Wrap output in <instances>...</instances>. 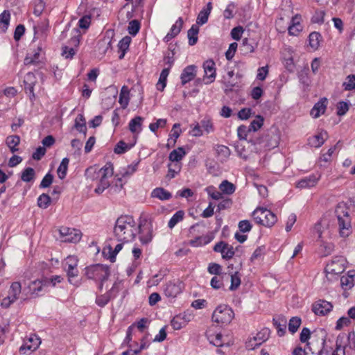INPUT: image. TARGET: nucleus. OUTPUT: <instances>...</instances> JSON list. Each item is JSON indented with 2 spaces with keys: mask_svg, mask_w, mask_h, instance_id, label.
I'll return each mask as SVG.
<instances>
[{
  "mask_svg": "<svg viewBox=\"0 0 355 355\" xmlns=\"http://www.w3.org/2000/svg\"><path fill=\"white\" fill-rule=\"evenodd\" d=\"M137 234L136 222L130 216H121L115 223L114 234L119 241H132Z\"/></svg>",
  "mask_w": 355,
  "mask_h": 355,
  "instance_id": "f257e3e1",
  "label": "nucleus"
},
{
  "mask_svg": "<svg viewBox=\"0 0 355 355\" xmlns=\"http://www.w3.org/2000/svg\"><path fill=\"white\" fill-rule=\"evenodd\" d=\"M114 173L113 164L111 162H107L106 164L98 169L97 171L93 172L92 176L90 177L92 180L99 178L96 188L94 192L97 194H101L110 185L109 178H112Z\"/></svg>",
  "mask_w": 355,
  "mask_h": 355,
  "instance_id": "f03ea898",
  "label": "nucleus"
},
{
  "mask_svg": "<svg viewBox=\"0 0 355 355\" xmlns=\"http://www.w3.org/2000/svg\"><path fill=\"white\" fill-rule=\"evenodd\" d=\"M346 208L337 207L336 213L338 222L340 235L343 237H347L352 233L351 219Z\"/></svg>",
  "mask_w": 355,
  "mask_h": 355,
  "instance_id": "7ed1b4c3",
  "label": "nucleus"
},
{
  "mask_svg": "<svg viewBox=\"0 0 355 355\" xmlns=\"http://www.w3.org/2000/svg\"><path fill=\"white\" fill-rule=\"evenodd\" d=\"M85 276L95 281H107L110 275L108 266L103 264H96L85 268Z\"/></svg>",
  "mask_w": 355,
  "mask_h": 355,
  "instance_id": "20e7f679",
  "label": "nucleus"
},
{
  "mask_svg": "<svg viewBox=\"0 0 355 355\" xmlns=\"http://www.w3.org/2000/svg\"><path fill=\"white\" fill-rule=\"evenodd\" d=\"M232 309L227 305L218 306L212 314V320L222 324H229L234 318Z\"/></svg>",
  "mask_w": 355,
  "mask_h": 355,
  "instance_id": "39448f33",
  "label": "nucleus"
},
{
  "mask_svg": "<svg viewBox=\"0 0 355 355\" xmlns=\"http://www.w3.org/2000/svg\"><path fill=\"white\" fill-rule=\"evenodd\" d=\"M137 227L139 240L144 245L148 244L153 239V226L150 220L146 218L140 220Z\"/></svg>",
  "mask_w": 355,
  "mask_h": 355,
  "instance_id": "423d86ee",
  "label": "nucleus"
},
{
  "mask_svg": "<svg viewBox=\"0 0 355 355\" xmlns=\"http://www.w3.org/2000/svg\"><path fill=\"white\" fill-rule=\"evenodd\" d=\"M60 239L62 242L78 243L82 237V233L80 230L69 228L67 227H62L59 230Z\"/></svg>",
  "mask_w": 355,
  "mask_h": 355,
  "instance_id": "0eeeda50",
  "label": "nucleus"
},
{
  "mask_svg": "<svg viewBox=\"0 0 355 355\" xmlns=\"http://www.w3.org/2000/svg\"><path fill=\"white\" fill-rule=\"evenodd\" d=\"M78 259L74 255L68 256L63 263L70 283H72L73 278L77 277L78 275Z\"/></svg>",
  "mask_w": 355,
  "mask_h": 355,
  "instance_id": "6e6552de",
  "label": "nucleus"
},
{
  "mask_svg": "<svg viewBox=\"0 0 355 355\" xmlns=\"http://www.w3.org/2000/svg\"><path fill=\"white\" fill-rule=\"evenodd\" d=\"M345 259L342 256L333 257L332 260L325 268L327 273L338 275L345 270Z\"/></svg>",
  "mask_w": 355,
  "mask_h": 355,
  "instance_id": "1a4fd4ad",
  "label": "nucleus"
},
{
  "mask_svg": "<svg viewBox=\"0 0 355 355\" xmlns=\"http://www.w3.org/2000/svg\"><path fill=\"white\" fill-rule=\"evenodd\" d=\"M182 282L180 279H174L166 284L164 291L166 297L174 298L182 292Z\"/></svg>",
  "mask_w": 355,
  "mask_h": 355,
  "instance_id": "9d476101",
  "label": "nucleus"
},
{
  "mask_svg": "<svg viewBox=\"0 0 355 355\" xmlns=\"http://www.w3.org/2000/svg\"><path fill=\"white\" fill-rule=\"evenodd\" d=\"M333 305L331 302L324 300H319L314 302L312 305L313 312L320 316H324L332 311Z\"/></svg>",
  "mask_w": 355,
  "mask_h": 355,
  "instance_id": "9b49d317",
  "label": "nucleus"
},
{
  "mask_svg": "<svg viewBox=\"0 0 355 355\" xmlns=\"http://www.w3.org/2000/svg\"><path fill=\"white\" fill-rule=\"evenodd\" d=\"M37 83V78L32 72L26 74L24 78V90L29 95L30 100L33 101L35 99L34 87Z\"/></svg>",
  "mask_w": 355,
  "mask_h": 355,
  "instance_id": "f8f14e48",
  "label": "nucleus"
},
{
  "mask_svg": "<svg viewBox=\"0 0 355 355\" xmlns=\"http://www.w3.org/2000/svg\"><path fill=\"white\" fill-rule=\"evenodd\" d=\"M215 65L213 60H208L203 63L205 78L209 80L207 84L211 83L215 80L216 75Z\"/></svg>",
  "mask_w": 355,
  "mask_h": 355,
  "instance_id": "ddd939ff",
  "label": "nucleus"
},
{
  "mask_svg": "<svg viewBox=\"0 0 355 355\" xmlns=\"http://www.w3.org/2000/svg\"><path fill=\"white\" fill-rule=\"evenodd\" d=\"M196 68V66L191 64L186 67L183 69L180 75V79L182 85H184L195 78L197 73Z\"/></svg>",
  "mask_w": 355,
  "mask_h": 355,
  "instance_id": "4468645a",
  "label": "nucleus"
},
{
  "mask_svg": "<svg viewBox=\"0 0 355 355\" xmlns=\"http://www.w3.org/2000/svg\"><path fill=\"white\" fill-rule=\"evenodd\" d=\"M273 325L277 331L279 336H283L286 333L287 320L285 316L279 315L273 318Z\"/></svg>",
  "mask_w": 355,
  "mask_h": 355,
  "instance_id": "2eb2a0df",
  "label": "nucleus"
},
{
  "mask_svg": "<svg viewBox=\"0 0 355 355\" xmlns=\"http://www.w3.org/2000/svg\"><path fill=\"white\" fill-rule=\"evenodd\" d=\"M42 51L41 47H37V49H34L32 52L28 53L26 58H24L25 65H37L40 62V52Z\"/></svg>",
  "mask_w": 355,
  "mask_h": 355,
  "instance_id": "dca6fc26",
  "label": "nucleus"
},
{
  "mask_svg": "<svg viewBox=\"0 0 355 355\" xmlns=\"http://www.w3.org/2000/svg\"><path fill=\"white\" fill-rule=\"evenodd\" d=\"M320 176L313 174L299 180L296 184L297 188L306 189L314 187L318 182Z\"/></svg>",
  "mask_w": 355,
  "mask_h": 355,
  "instance_id": "f3484780",
  "label": "nucleus"
},
{
  "mask_svg": "<svg viewBox=\"0 0 355 355\" xmlns=\"http://www.w3.org/2000/svg\"><path fill=\"white\" fill-rule=\"evenodd\" d=\"M327 105V99L326 98H321L316 103L311 110V115L313 118H318L320 114L324 113Z\"/></svg>",
  "mask_w": 355,
  "mask_h": 355,
  "instance_id": "a211bd4d",
  "label": "nucleus"
},
{
  "mask_svg": "<svg viewBox=\"0 0 355 355\" xmlns=\"http://www.w3.org/2000/svg\"><path fill=\"white\" fill-rule=\"evenodd\" d=\"M49 284V282L48 279L43 280H35L32 282L29 286V290L31 292V294L38 295L39 293L42 291L43 288L47 286Z\"/></svg>",
  "mask_w": 355,
  "mask_h": 355,
  "instance_id": "6ab92c4d",
  "label": "nucleus"
},
{
  "mask_svg": "<svg viewBox=\"0 0 355 355\" xmlns=\"http://www.w3.org/2000/svg\"><path fill=\"white\" fill-rule=\"evenodd\" d=\"M355 283V271H349L347 275H343L340 278V284L343 288L349 289L354 286Z\"/></svg>",
  "mask_w": 355,
  "mask_h": 355,
  "instance_id": "aec40b11",
  "label": "nucleus"
},
{
  "mask_svg": "<svg viewBox=\"0 0 355 355\" xmlns=\"http://www.w3.org/2000/svg\"><path fill=\"white\" fill-rule=\"evenodd\" d=\"M212 9L211 2H208L206 7L203 8L199 12L196 22L199 25H203L207 22L209 16Z\"/></svg>",
  "mask_w": 355,
  "mask_h": 355,
  "instance_id": "412c9836",
  "label": "nucleus"
},
{
  "mask_svg": "<svg viewBox=\"0 0 355 355\" xmlns=\"http://www.w3.org/2000/svg\"><path fill=\"white\" fill-rule=\"evenodd\" d=\"M327 133L326 131L321 132L318 135H315L308 139L309 144L311 147L319 148L320 147L325 141L324 136H327Z\"/></svg>",
  "mask_w": 355,
  "mask_h": 355,
  "instance_id": "4be33fe9",
  "label": "nucleus"
},
{
  "mask_svg": "<svg viewBox=\"0 0 355 355\" xmlns=\"http://www.w3.org/2000/svg\"><path fill=\"white\" fill-rule=\"evenodd\" d=\"M129 101L130 90L127 86L123 85L120 91L119 103L123 109H125L129 104Z\"/></svg>",
  "mask_w": 355,
  "mask_h": 355,
  "instance_id": "5701e85b",
  "label": "nucleus"
},
{
  "mask_svg": "<svg viewBox=\"0 0 355 355\" xmlns=\"http://www.w3.org/2000/svg\"><path fill=\"white\" fill-rule=\"evenodd\" d=\"M187 316L186 315H178L175 316L171 322L173 328L175 330H180L185 327L189 321V319H187Z\"/></svg>",
  "mask_w": 355,
  "mask_h": 355,
  "instance_id": "b1692460",
  "label": "nucleus"
},
{
  "mask_svg": "<svg viewBox=\"0 0 355 355\" xmlns=\"http://www.w3.org/2000/svg\"><path fill=\"white\" fill-rule=\"evenodd\" d=\"M151 197L158 198L160 200H167L172 197V195L165 189L162 187H157L153 190Z\"/></svg>",
  "mask_w": 355,
  "mask_h": 355,
  "instance_id": "393cba45",
  "label": "nucleus"
},
{
  "mask_svg": "<svg viewBox=\"0 0 355 355\" xmlns=\"http://www.w3.org/2000/svg\"><path fill=\"white\" fill-rule=\"evenodd\" d=\"M261 333H259L257 336H254L253 338H250L245 343V347L248 350H253L260 346L263 342H265V339L263 336H260Z\"/></svg>",
  "mask_w": 355,
  "mask_h": 355,
  "instance_id": "a878e982",
  "label": "nucleus"
},
{
  "mask_svg": "<svg viewBox=\"0 0 355 355\" xmlns=\"http://www.w3.org/2000/svg\"><path fill=\"white\" fill-rule=\"evenodd\" d=\"M74 128L76 129L79 132L83 133L84 135H86L87 133V126H86V121L85 119L82 114H79L76 119L74 123Z\"/></svg>",
  "mask_w": 355,
  "mask_h": 355,
  "instance_id": "bb28decb",
  "label": "nucleus"
},
{
  "mask_svg": "<svg viewBox=\"0 0 355 355\" xmlns=\"http://www.w3.org/2000/svg\"><path fill=\"white\" fill-rule=\"evenodd\" d=\"M214 239V236L211 234H207L204 236H198L195 239L191 240L190 243L192 246L198 247L209 243Z\"/></svg>",
  "mask_w": 355,
  "mask_h": 355,
  "instance_id": "cd10ccee",
  "label": "nucleus"
},
{
  "mask_svg": "<svg viewBox=\"0 0 355 355\" xmlns=\"http://www.w3.org/2000/svg\"><path fill=\"white\" fill-rule=\"evenodd\" d=\"M185 154L184 149L182 147H179L170 153L168 159L173 163H179V161L183 158Z\"/></svg>",
  "mask_w": 355,
  "mask_h": 355,
  "instance_id": "c85d7f7f",
  "label": "nucleus"
},
{
  "mask_svg": "<svg viewBox=\"0 0 355 355\" xmlns=\"http://www.w3.org/2000/svg\"><path fill=\"white\" fill-rule=\"evenodd\" d=\"M6 143L10 151L15 153L19 150L17 146L20 143V137L18 135H10L6 138Z\"/></svg>",
  "mask_w": 355,
  "mask_h": 355,
  "instance_id": "c756f323",
  "label": "nucleus"
},
{
  "mask_svg": "<svg viewBox=\"0 0 355 355\" xmlns=\"http://www.w3.org/2000/svg\"><path fill=\"white\" fill-rule=\"evenodd\" d=\"M112 40L109 36H105L103 39L98 42V50L101 53H106L109 49L111 48Z\"/></svg>",
  "mask_w": 355,
  "mask_h": 355,
  "instance_id": "7c9ffc66",
  "label": "nucleus"
},
{
  "mask_svg": "<svg viewBox=\"0 0 355 355\" xmlns=\"http://www.w3.org/2000/svg\"><path fill=\"white\" fill-rule=\"evenodd\" d=\"M266 207H259L252 212V217L257 223L263 225V220L266 218Z\"/></svg>",
  "mask_w": 355,
  "mask_h": 355,
  "instance_id": "2f4dec72",
  "label": "nucleus"
},
{
  "mask_svg": "<svg viewBox=\"0 0 355 355\" xmlns=\"http://www.w3.org/2000/svg\"><path fill=\"white\" fill-rule=\"evenodd\" d=\"M270 132L273 136L271 137L270 141H268V148H274L278 146L280 139L279 131L276 127L273 126L270 128Z\"/></svg>",
  "mask_w": 355,
  "mask_h": 355,
  "instance_id": "473e14b6",
  "label": "nucleus"
},
{
  "mask_svg": "<svg viewBox=\"0 0 355 355\" xmlns=\"http://www.w3.org/2000/svg\"><path fill=\"white\" fill-rule=\"evenodd\" d=\"M21 291V284L18 282H13L9 289L8 296L11 297L12 300H17Z\"/></svg>",
  "mask_w": 355,
  "mask_h": 355,
  "instance_id": "72a5a7b5",
  "label": "nucleus"
},
{
  "mask_svg": "<svg viewBox=\"0 0 355 355\" xmlns=\"http://www.w3.org/2000/svg\"><path fill=\"white\" fill-rule=\"evenodd\" d=\"M169 74V69H163L159 75V80L156 85L159 91H163L166 85L167 77Z\"/></svg>",
  "mask_w": 355,
  "mask_h": 355,
  "instance_id": "f704fd0d",
  "label": "nucleus"
},
{
  "mask_svg": "<svg viewBox=\"0 0 355 355\" xmlns=\"http://www.w3.org/2000/svg\"><path fill=\"white\" fill-rule=\"evenodd\" d=\"M199 32V28L197 25H193L191 28L187 32V36L189 38V44L193 46L198 42V34Z\"/></svg>",
  "mask_w": 355,
  "mask_h": 355,
  "instance_id": "c9c22d12",
  "label": "nucleus"
},
{
  "mask_svg": "<svg viewBox=\"0 0 355 355\" xmlns=\"http://www.w3.org/2000/svg\"><path fill=\"white\" fill-rule=\"evenodd\" d=\"M321 35L318 32H312L309 36V46L313 50L318 49L320 46V41L321 39Z\"/></svg>",
  "mask_w": 355,
  "mask_h": 355,
  "instance_id": "e433bc0d",
  "label": "nucleus"
},
{
  "mask_svg": "<svg viewBox=\"0 0 355 355\" xmlns=\"http://www.w3.org/2000/svg\"><path fill=\"white\" fill-rule=\"evenodd\" d=\"M144 121V118L141 116H137L130 120L129 123V130L132 132H136L138 129L141 130L142 122Z\"/></svg>",
  "mask_w": 355,
  "mask_h": 355,
  "instance_id": "4c0bfd02",
  "label": "nucleus"
},
{
  "mask_svg": "<svg viewBox=\"0 0 355 355\" xmlns=\"http://www.w3.org/2000/svg\"><path fill=\"white\" fill-rule=\"evenodd\" d=\"M69 163V159L67 157L63 158L57 170L58 175L61 180H63L66 177Z\"/></svg>",
  "mask_w": 355,
  "mask_h": 355,
  "instance_id": "58836bf2",
  "label": "nucleus"
},
{
  "mask_svg": "<svg viewBox=\"0 0 355 355\" xmlns=\"http://www.w3.org/2000/svg\"><path fill=\"white\" fill-rule=\"evenodd\" d=\"M133 146H134V144H126L123 141L121 140L116 144V146L114 148V152L116 154H119V155L123 154L127 150H130Z\"/></svg>",
  "mask_w": 355,
  "mask_h": 355,
  "instance_id": "ea45409f",
  "label": "nucleus"
},
{
  "mask_svg": "<svg viewBox=\"0 0 355 355\" xmlns=\"http://www.w3.org/2000/svg\"><path fill=\"white\" fill-rule=\"evenodd\" d=\"M139 162H133L127 167L122 168L120 172L121 177L126 178L132 175L137 170Z\"/></svg>",
  "mask_w": 355,
  "mask_h": 355,
  "instance_id": "a19ab883",
  "label": "nucleus"
},
{
  "mask_svg": "<svg viewBox=\"0 0 355 355\" xmlns=\"http://www.w3.org/2000/svg\"><path fill=\"white\" fill-rule=\"evenodd\" d=\"M114 298V296L107 291L106 293L103 295H101L96 297V303L100 307L105 306L110 300Z\"/></svg>",
  "mask_w": 355,
  "mask_h": 355,
  "instance_id": "79ce46f5",
  "label": "nucleus"
},
{
  "mask_svg": "<svg viewBox=\"0 0 355 355\" xmlns=\"http://www.w3.org/2000/svg\"><path fill=\"white\" fill-rule=\"evenodd\" d=\"M216 151L218 156L220 157L222 160L227 159L231 153L230 148L224 145H217L216 147Z\"/></svg>",
  "mask_w": 355,
  "mask_h": 355,
  "instance_id": "37998d69",
  "label": "nucleus"
},
{
  "mask_svg": "<svg viewBox=\"0 0 355 355\" xmlns=\"http://www.w3.org/2000/svg\"><path fill=\"white\" fill-rule=\"evenodd\" d=\"M184 212L182 210L175 212L168 221V226L169 228H173L178 223L183 220Z\"/></svg>",
  "mask_w": 355,
  "mask_h": 355,
  "instance_id": "c03bdc74",
  "label": "nucleus"
},
{
  "mask_svg": "<svg viewBox=\"0 0 355 355\" xmlns=\"http://www.w3.org/2000/svg\"><path fill=\"white\" fill-rule=\"evenodd\" d=\"M10 14L9 11L4 10L0 15V28L3 32H5L7 30L10 21Z\"/></svg>",
  "mask_w": 355,
  "mask_h": 355,
  "instance_id": "a18cd8bd",
  "label": "nucleus"
},
{
  "mask_svg": "<svg viewBox=\"0 0 355 355\" xmlns=\"http://www.w3.org/2000/svg\"><path fill=\"white\" fill-rule=\"evenodd\" d=\"M219 189L224 193L232 194L235 191L236 187L232 183L227 180H224L220 184Z\"/></svg>",
  "mask_w": 355,
  "mask_h": 355,
  "instance_id": "49530a36",
  "label": "nucleus"
},
{
  "mask_svg": "<svg viewBox=\"0 0 355 355\" xmlns=\"http://www.w3.org/2000/svg\"><path fill=\"white\" fill-rule=\"evenodd\" d=\"M35 175V170L31 167H28L21 173V179L24 182H28L34 179Z\"/></svg>",
  "mask_w": 355,
  "mask_h": 355,
  "instance_id": "de8ad7c7",
  "label": "nucleus"
},
{
  "mask_svg": "<svg viewBox=\"0 0 355 355\" xmlns=\"http://www.w3.org/2000/svg\"><path fill=\"white\" fill-rule=\"evenodd\" d=\"M263 123H264V119L263 116H260V115H257L256 116V119H254L251 123H250V125H249V129L250 130V132H256L259 129L261 128V127L263 125Z\"/></svg>",
  "mask_w": 355,
  "mask_h": 355,
  "instance_id": "09e8293b",
  "label": "nucleus"
},
{
  "mask_svg": "<svg viewBox=\"0 0 355 355\" xmlns=\"http://www.w3.org/2000/svg\"><path fill=\"white\" fill-rule=\"evenodd\" d=\"M51 197L46 193L41 194L37 198V205L42 209H46L51 204Z\"/></svg>",
  "mask_w": 355,
  "mask_h": 355,
  "instance_id": "8fccbe9b",
  "label": "nucleus"
},
{
  "mask_svg": "<svg viewBox=\"0 0 355 355\" xmlns=\"http://www.w3.org/2000/svg\"><path fill=\"white\" fill-rule=\"evenodd\" d=\"M302 320L299 317H292L288 322V331L294 334L295 333L301 324Z\"/></svg>",
  "mask_w": 355,
  "mask_h": 355,
  "instance_id": "3c124183",
  "label": "nucleus"
},
{
  "mask_svg": "<svg viewBox=\"0 0 355 355\" xmlns=\"http://www.w3.org/2000/svg\"><path fill=\"white\" fill-rule=\"evenodd\" d=\"M40 343L41 342L40 340V338H35V345H29L27 343H26L24 345H23L19 348V351L22 354H26V351L27 350L30 351V352H33V351L36 350L38 348Z\"/></svg>",
  "mask_w": 355,
  "mask_h": 355,
  "instance_id": "603ef678",
  "label": "nucleus"
},
{
  "mask_svg": "<svg viewBox=\"0 0 355 355\" xmlns=\"http://www.w3.org/2000/svg\"><path fill=\"white\" fill-rule=\"evenodd\" d=\"M183 26V19L182 17H179L175 21V24H173L169 31L170 35H172V37H176L180 32Z\"/></svg>",
  "mask_w": 355,
  "mask_h": 355,
  "instance_id": "864d4df0",
  "label": "nucleus"
},
{
  "mask_svg": "<svg viewBox=\"0 0 355 355\" xmlns=\"http://www.w3.org/2000/svg\"><path fill=\"white\" fill-rule=\"evenodd\" d=\"M168 167V171L166 176L169 179L175 178V175L180 171L181 168L180 163L169 164Z\"/></svg>",
  "mask_w": 355,
  "mask_h": 355,
  "instance_id": "5fc2aeb1",
  "label": "nucleus"
},
{
  "mask_svg": "<svg viewBox=\"0 0 355 355\" xmlns=\"http://www.w3.org/2000/svg\"><path fill=\"white\" fill-rule=\"evenodd\" d=\"M200 124L201 128L202 129H204V130L207 134L212 132L214 130L213 123H212L211 119H209V118H207V117L204 118L200 121Z\"/></svg>",
  "mask_w": 355,
  "mask_h": 355,
  "instance_id": "6e6d98bb",
  "label": "nucleus"
},
{
  "mask_svg": "<svg viewBox=\"0 0 355 355\" xmlns=\"http://www.w3.org/2000/svg\"><path fill=\"white\" fill-rule=\"evenodd\" d=\"M345 82L343 83V87L346 91L355 89V75H349L346 78Z\"/></svg>",
  "mask_w": 355,
  "mask_h": 355,
  "instance_id": "4d7b16f0",
  "label": "nucleus"
},
{
  "mask_svg": "<svg viewBox=\"0 0 355 355\" xmlns=\"http://www.w3.org/2000/svg\"><path fill=\"white\" fill-rule=\"evenodd\" d=\"M140 29V23L138 20L134 19L129 22L128 31L130 35H136Z\"/></svg>",
  "mask_w": 355,
  "mask_h": 355,
  "instance_id": "13d9d810",
  "label": "nucleus"
},
{
  "mask_svg": "<svg viewBox=\"0 0 355 355\" xmlns=\"http://www.w3.org/2000/svg\"><path fill=\"white\" fill-rule=\"evenodd\" d=\"M240 284H241L240 276L239 275V272H236L234 274L231 275V285H230V289L231 291H234L236 288H238V287L240 286Z\"/></svg>",
  "mask_w": 355,
  "mask_h": 355,
  "instance_id": "bf43d9fd",
  "label": "nucleus"
},
{
  "mask_svg": "<svg viewBox=\"0 0 355 355\" xmlns=\"http://www.w3.org/2000/svg\"><path fill=\"white\" fill-rule=\"evenodd\" d=\"M223 336L220 334H217L216 335H211L209 336V340L210 343L213 344L216 347H222L223 345V342L222 340Z\"/></svg>",
  "mask_w": 355,
  "mask_h": 355,
  "instance_id": "052dcab7",
  "label": "nucleus"
},
{
  "mask_svg": "<svg viewBox=\"0 0 355 355\" xmlns=\"http://www.w3.org/2000/svg\"><path fill=\"white\" fill-rule=\"evenodd\" d=\"M131 42V38L129 36L123 37L118 44L119 51H127L129 49V46Z\"/></svg>",
  "mask_w": 355,
  "mask_h": 355,
  "instance_id": "680f3d73",
  "label": "nucleus"
},
{
  "mask_svg": "<svg viewBox=\"0 0 355 355\" xmlns=\"http://www.w3.org/2000/svg\"><path fill=\"white\" fill-rule=\"evenodd\" d=\"M207 270L211 275H218L222 272V267L218 263H211L209 264Z\"/></svg>",
  "mask_w": 355,
  "mask_h": 355,
  "instance_id": "e2e57ef3",
  "label": "nucleus"
},
{
  "mask_svg": "<svg viewBox=\"0 0 355 355\" xmlns=\"http://www.w3.org/2000/svg\"><path fill=\"white\" fill-rule=\"evenodd\" d=\"M265 248L264 246L257 248L253 252L251 257V261H254L257 259H263V257L265 254Z\"/></svg>",
  "mask_w": 355,
  "mask_h": 355,
  "instance_id": "0e129e2a",
  "label": "nucleus"
},
{
  "mask_svg": "<svg viewBox=\"0 0 355 355\" xmlns=\"http://www.w3.org/2000/svg\"><path fill=\"white\" fill-rule=\"evenodd\" d=\"M235 252L232 245L227 243V248L224 252L221 254L222 258L226 260L232 259L234 256Z\"/></svg>",
  "mask_w": 355,
  "mask_h": 355,
  "instance_id": "69168bd1",
  "label": "nucleus"
},
{
  "mask_svg": "<svg viewBox=\"0 0 355 355\" xmlns=\"http://www.w3.org/2000/svg\"><path fill=\"white\" fill-rule=\"evenodd\" d=\"M248 132H250L249 128L244 125H241L237 128V135L240 139H246Z\"/></svg>",
  "mask_w": 355,
  "mask_h": 355,
  "instance_id": "338daca9",
  "label": "nucleus"
},
{
  "mask_svg": "<svg viewBox=\"0 0 355 355\" xmlns=\"http://www.w3.org/2000/svg\"><path fill=\"white\" fill-rule=\"evenodd\" d=\"M53 180V175L48 173L42 179L40 187V188H47L50 187V185L52 184Z\"/></svg>",
  "mask_w": 355,
  "mask_h": 355,
  "instance_id": "774afa93",
  "label": "nucleus"
}]
</instances>
